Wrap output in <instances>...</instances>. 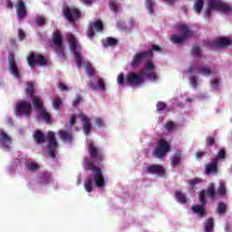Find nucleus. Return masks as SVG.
Here are the masks:
<instances>
[{"mask_svg":"<svg viewBox=\"0 0 232 232\" xmlns=\"http://www.w3.org/2000/svg\"><path fill=\"white\" fill-rule=\"evenodd\" d=\"M84 169L86 171H92L93 174V180L97 188H104L106 186V181L104 180V175H102V170L101 168L96 167L95 163L92 160H84Z\"/></svg>","mask_w":232,"mask_h":232,"instance_id":"1","label":"nucleus"},{"mask_svg":"<svg viewBox=\"0 0 232 232\" xmlns=\"http://www.w3.org/2000/svg\"><path fill=\"white\" fill-rule=\"evenodd\" d=\"M177 30L181 35L172 34L170 37L171 43L174 44H184L189 37L193 36V31L187 24H179L177 25Z\"/></svg>","mask_w":232,"mask_h":232,"instance_id":"2","label":"nucleus"},{"mask_svg":"<svg viewBox=\"0 0 232 232\" xmlns=\"http://www.w3.org/2000/svg\"><path fill=\"white\" fill-rule=\"evenodd\" d=\"M169 151H171V145L169 142L164 139H160L152 152V156L155 157V159H164Z\"/></svg>","mask_w":232,"mask_h":232,"instance_id":"3","label":"nucleus"},{"mask_svg":"<svg viewBox=\"0 0 232 232\" xmlns=\"http://www.w3.org/2000/svg\"><path fill=\"white\" fill-rule=\"evenodd\" d=\"M57 150H59V142L55 138V132L49 131L47 134V153L53 160L57 159Z\"/></svg>","mask_w":232,"mask_h":232,"instance_id":"4","label":"nucleus"},{"mask_svg":"<svg viewBox=\"0 0 232 232\" xmlns=\"http://www.w3.org/2000/svg\"><path fill=\"white\" fill-rule=\"evenodd\" d=\"M53 45L51 48L57 53L58 57L66 59V53L64 52V44L63 43V36L61 32L56 31L53 37Z\"/></svg>","mask_w":232,"mask_h":232,"instance_id":"5","label":"nucleus"},{"mask_svg":"<svg viewBox=\"0 0 232 232\" xmlns=\"http://www.w3.org/2000/svg\"><path fill=\"white\" fill-rule=\"evenodd\" d=\"M67 41L70 43L71 52L74 54L76 66L77 68H81L82 66V55L77 50L79 48V44H77V41L73 34H67Z\"/></svg>","mask_w":232,"mask_h":232,"instance_id":"6","label":"nucleus"},{"mask_svg":"<svg viewBox=\"0 0 232 232\" xmlns=\"http://www.w3.org/2000/svg\"><path fill=\"white\" fill-rule=\"evenodd\" d=\"M89 155L91 160H94L95 164L99 166L102 160H104V154L102 150L97 147L93 142L89 144Z\"/></svg>","mask_w":232,"mask_h":232,"instance_id":"7","label":"nucleus"},{"mask_svg":"<svg viewBox=\"0 0 232 232\" xmlns=\"http://www.w3.org/2000/svg\"><path fill=\"white\" fill-rule=\"evenodd\" d=\"M27 61L31 68H34V64H37V66H46L48 64V58H46L43 54H37L34 53H30Z\"/></svg>","mask_w":232,"mask_h":232,"instance_id":"8","label":"nucleus"},{"mask_svg":"<svg viewBox=\"0 0 232 232\" xmlns=\"http://www.w3.org/2000/svg\"><path fill=\"white\" fill-rule=\"evenodd\" d=\"M145 81L144 75L135 72H130L125 78V83L130 86H140V84H144Z\"/></svg>","mask_w":232,"mask_h":232,"instance_id":"9","label":"nucleus"},{"mask_svg":"<svg viewBox=\"0 0 232 232\" xmlns=\"http://www.w3.org/2000/svg\"><path fill=\"white\" fill-rule=\"evenodd\" d=\"M63 15L69 23L75 24V21L81 19V11L73 7L63 8Z\"/></svg>","mask_w":232,"mask_h":232,"instance_id":"10","label":"nucleus"},{"mask_svg":"<svg viewBox=\"0 0 232 232\" xmlns=\"http://www.w3.org/2000/svg\"><path fill=\"white\" fill-rule=\"evenodd\" d=\"M206 196L211 199L217 197V190L215 189V184L210 183L207 190H202L199 193V202L200 204H202V206H206V204H208V201H206Z\"/></svg>","mask_w":232,"mask_h":232,"instance_id":"11","label":"nucleus"},{"mask_svg":"<svg viewBox=\"0 0 232 232\" xmlns=\"http://www.w3.org/2000/svg\"><path fill=\"white\" fill-rule=\"evenodd\" d=\"M15 112L16 115H26V117H30V113H32V103L26 101L19 102L15 106Z\"/></svg>","mask_w":232,"mask_h":232,"instance_id":"12","label":"nucleus"},{"mask_svg":"<svg viewBox=\"0 0 232 232\" xmlns=\"http://www.w3.org/2000/svg\"><path fill=\"white\" fill-rule=\"evenodd\" d=\"M8 70L11 75H13L14 79H21V70H19V67L17 66V63L15 62V56L14 55V53H10L8 55Z\"/></svg>","mask_w":232,"mask_h":232,"instance_id":"13","label":"nucleus"},{"mask_svg":"<svg viewBox=\"0 0 232 232\" xmlns=\"http://www.w3.org/2000/svg\"><path fill=\"white\" fill-rule=\"evenodd\" d=\"M148 57L149 58L153 57V53H151V51L140 52L136 53L133 56L132 61L130 62L131 68H137V66H139V64H140V63H142V61H144V59Z\"/></svg>","mask_w":232,"mask_h":232,"instance_id":"14","label":"nucleus"},{"mask_svg":"<svg viewBox=\"0 0 232 232\" xmlns=\"http://www.w3.org/2000/svg\"><path fill=\"white\" fill-rule=\"evenodd\" d=\"M93 28L96 30V32H102V30H104V24H102V21L97 20L93 24H89L87 31L89 39H93V37H95V31Z\"/></svg>","mask_w":232,"mask_h":232,"instance_id":"15","label":"nucleus"},{"mask_svg":"<svg viewBox=\"0 0 232 232\" xmlns=\"http://www.w3.org/2000/svg\"><path fill=\"white\" fill-rule=\"evenodd\" d=\"M147 173L157 175L158 177H166V169L162 165L152 164L147 167Z\"/></svg>","mask_w":232,"mask_h":232,"instance_id":"16","label":"nucleus"},{"mask_svg":"<svg viewBox=\"0 0 232 232\" xmlns=\"http://www.w3.org/2000/svg\"><path fill=\"white\" fill-rule=\"evenodd\" d=\"M0 144L5 151H10V145L8 144H12V138L3 130H0Z\"/></svg>","mask_w":232,"mask_h":232,"instance_id":"17","label":"nucleus"},{"mask_svg":"<svg viewBox=\"0 0 232 232\" xmlns=\"http://www.w3.org/2000/svg\"><path fill=\"white\" fill-rule=\"evenodd\" d=\"M207 175H217L218 173V159H213L210 163L205 167Z\"/></svg>","mask_w":232,"mask_h":232,"instance_id":"18","label":"nucleus"},{"mask_svg":"<svg viewBox=\"0 0 232 232\" xmlns=\"http://www.w3.org/2000/svg\"><path fill=\"white\" fill-rule=\"evenodd\" d=\"M15 10H16V16L17 18L22 21V19H24L26 17V5L23 0L18 1L17 5H15Z\"/></svg>","mask_w":232,"mask_h":232,"instance_id":"19","label":"nucleus"},{"mask_svg":"<svg viewBox=\"0 0 232 232\" xmlns=\"http://www.w3.org/2000/svg\"><path fill=\"white\" fill-rule=\"evenodd\" d=\"M213 44L216 48H227L231 44V39L220 37L214 40Z\"/></svg>","mask_w":232,"mask_h":232,"instance_id":"20","label":"nucleus"},{"mask_svg":"<svg viewBox=\"0 0 232 232\" xmlns=\"http://www.w3.org/2000/svg\"><path fill=\"white\" fill-rule=\"evenodd\" d=\"M81 121L83 122V131L85 135H90L92 133V122H90V118L85 114H80Z\"/></svg>","mask_w":232,"mask_h":232,"instance_id":"21","label":"nucleus"},{"mask_svg":"<svg viewBox=\"0 0 232 232\" xmlns=\"http://www.w3.org/2000/svg\"><path fill=\"white\" fill-rule=\"evenodd\" d=\"M33 101V106L34 109H36L39 111L44 110V102L39 96H34L32 98Z\"/></svg>","mask_w":232,"mask_h":232,"instance_id":"22","label":"nucleus"},{"mask_svg":"<svg viewBox=\"0 0 232 232\" xmlns=\"http://www.w3.org/2000/svg\"><path fill=\"white\" fill-rule=\"evenodd\" d=\"M34 140L36 144H43V142L46 141V138L44 137V133L42 130H35L33 134Z\"/></svg>","mask_w":232,"mask_h":232,"instance_id":"23","label":"nucleus"},{"mask_svg":"<svg viewBox=\"0 0 232 232\" xmlns=\"http://www.w3.org/2000/svg\"><path fill=\"white\" fill-rule=\"evenodd\" d=\"M204 206L206 205H194L192 207V211L196 213V215H198V217L204 218L206 217V208H204Z\"/></svg>","mask_w":232,"mask_h":232,"instance_id":"24","label":"nucleus"},{"mask_svg":"<svg viewBox=\"0 0 232 232\" xmlns=\"http://www.w3.org/2000/svg\"><path fill=\"white\" fill-rule=\"evenodd\" d=\"M38 113L46 124H52V115L46 111V109H42Z\"/></svg>","mask_w":232,"mask_h":232,"instance_id":"25","label":"nucleus"},{"mask_svg":"<svg viewBox=\"0 0 232 232\" xmlns=\"http://www.w3.org/2000/svg\"><path fill=\"white\" fill-rule=\"evenodd\" d=\"M59 135L61 139H63V142H72L73 140V136L70 131L60 130Z\"/></svg>","mask_w":232,"mask_h":232,"instance_id":"26","label":"nucleus"},{"mask_svg":"<svg viewBox=\"0 0 232 232\" xmlns=\"http://www.w3.org/2000/svg\"><path fill=\"white\" fill-rule=\"evenodd\" d=\"M223 3L224 2L220 0H209L208 7L212 10H217L218 12H220V8L222 7Z\"/></svg>","mask_w":232,"mask_h":232,"instance_id":"27","label":"nucleus"},{"mask_svg":"<svg viewBox=\"0 0 232 232\" xmlns=\"http://www.w3.org/2000/svg\"><path fill=\"white\" fill-rule=\"evenodd\" d=\"M83 66L85 68V73L88 75V77H93V75H95V68H93L92 63L86 62L83 63Z\"/></svg>","mask_w":232,"mask_h":232,"instance_id":"28","label":"nucleus"},{"mask_svg":"<svg viewBox=\"0 0 232 232\" xmlns=\"http://www.w3.org/2000/svg\"><path fill=\"white\" fill-rule=\"evenodd\" d=\"M204 229L205 232H212L215 229V219L213 218H208L206 220Z\"/></svg>","mask_w":232,"mask_h":232,"instance_id":"29","label":"nucleus"},{"mask_svg":"<svg viewBox=\"0 0 232 232\" xmlns=\"http://www.w3.org/2000/svg\"><path fill=\"white\" fill-rule=\"evenodd\" d=\"M175 197L179 204H187L188 199L186 198V194L182 193L180 190L175 191Z\"/></svg>","mask_w":232,"mask_h":232,"instance_id":"30","label":"nucleus"},{"mask_svg":"<svg viewBox=\"0 0 232 232\" xmlns=\"http://www.w3.org/2000/svg\"><path fill=\"white\" fill-rule=\"evenodd\" d=\"M181 159H182V154H180V152H177L172 157V160H171V162H170V166L172 168H175V166H179L180 164Z\"/></svg>","mask_w":232,"mask_h":232,"instance_id":"31","label":"nucleus"},{"mask_svg":"<svg viewBox=\"0 0 232 232\" xmlns=\"http://www.w3.org/2000/svg\"><path fill=\"white\" fill-rule=\"evenodd\" d=\"M204 8V0H196L194 4V10L197 14H200Z\"/></svg>","mask_w":232,"mask_h":232,"instance_id":"32","label":"nucleus"},{"mask_svg":"<svg viewBox=\"0 0 232 232\" xmlns=\"http://www.w3.org/2000/svg\"><path fill=\"white\" fill-rule=\"evenodd\" d=\"M84 189L88 193H92V191H93V184L92 183V178H87L85 179Z\"/></svg>","mask_w":232,"mask_h":232,"instance_id":"33","label":"nucleus"},{"mask_svg":"<svg viewBox=\"0 0 232 232\" xmlns=\"http://www.w3.org/2000/svg\"><path fill=\"white\" fill-rule=\"evenodd\" d=\"M145 6L150 15H152L154 9L153 6H155V1L153 0H146L145 1Z\"/></svg>","mask_w":232,"mask_h":232,"instance_id":"34","label":"nucleus"},{"mask_svg":"<svg viewBox=\"0 0 232 232\" xmlns=\"http://www.w3.org/2000/svg\"><path fill=\"white\" fill-rule=\"evenodd\" d=\"M119 41L115 38H107L105 42H103V46H117Z\"/></svg>","mask_w":232,"mask_h":232,"instance_id":"35","label":"nucleus"},{"mask_svg":"<svg viewBox=\"0 0 232 232\" xmlns=\"http://www.w3.org/2000/svg\"><path fill=\"white\" fill-rule=\"evenodd\" d=\"M146 77H148L150 79V81H152V82L159 81V76L157 75V72H155L154 71L147 72Z\"/></svg>","mask_w":232,"mask_h":232,"instance_id":"36","label":"nucleus"},{"mask_svg":"<svg viewBox=\"0 0 232 232\" xmlns=\"http://www.w3.org/2000/svg\"><path fill=\"white\" fill-rule=\"evenodd\" d=\"M219 12H221L222 14H232V7L230 5L224 4L223 2V4H221Z\"/></svg>","mask_w":232,"mask_h":232,"instance_id":"37","label":"nucleus"},{"mask_svg":"<svg viewBox=\"0 0 232 232\" xmlns=\"http://www.w3.org/2000/svg\"><path fill=\"white\" fill-rule=\"evenodd\" d=\"M26 168L29 171H37V169H39V165L35 162H29L27 165H26Z\"/></svg>","mask_w":232,"mask_h":232,"instance_id":"38","label":"nucleus"},{"mask_svg":"<svg viewBox=\"0 0 232 232\" xmlns=\"http://www.w3.org/2000/svg\"><path fill=\"white\" fill-rule=\"evenodd\" d=\"M124 82H126V78H124L123 72H121L120 74H118L117 83L119 84V86H123Z\"/></svg>","mask_w":232,"mask_h":232,"instance_id":"39","label":"nucleus"},{"mask_svg":"<svg viewBox=\"0 0 232 232\" xmlns=\"http://www.w3.org/2000/svg\"><path fill=\"white\" fill-rule=\"evenodd\" d=\"M156 107L158 111H164L168 108V105L164 102H158Z\"/></svg>","mask_w":232,"mask_h":232,"instance_id":"40","label":"nucleus"},{"mask_svg":"<svg viewBox=\"0 0 232 232\" xmlns=\"http://www.w3.org/2000/svg\"><path fill=\"white\" fill-rule=\"evenodd\" d=\"M199 73L205 76L211 75V69L208 67H201L199 68Z\"/></svg>","mask_w":232,"mask_h":232,"instance_id":"41","label":"nucleus"},{"mask_svg":"<svg viewBox=\"0 0 232 232\" xmlns=\"http://www.w3.org/2000/svg\"><path fill=\"white\" fill-rule=\"evenodd\" d=\"M226 204L220 202L218 204V212L219 213V215H224V213H226Z\"/></svg>","mask_w":232,"mask_h":232,"instance_id":"42","label":"nucleus"},{"mask_svg":"<svg viewBox=\"0 0 232 232\" xmlns=\"http://www.w3.org/2000/svg\"><path fill=\"white\" fill-rule=\"evenodd\" d=\"M216 139H217V134H214L212 136H208L206 140L208 146H210V147L213 146V144H215Z\"/></svg>","mask_w":232,"mask_h":232,"instance_id":"43","label":"nucleus"},{"mask_svg":"<svg viewBox=\"0 0 232 232\" xmlns=\"http://www.w3.org/2000/svg\"><path fill=\"white\" fill-rule=\"evenodd\" d=\"M61 104H63V101L59 98H55L53 101V106L54 110H58L59 108H61Z\"/></svg>","mask_w":232,"mask_h":232,"instance_id":"44","label":"nucleus"},{"mask_svg":"<svg viewBox=\"0 0 232 232\" xmlns=\"http://www.w3.org/2000/svg\"><path fill=\"white\" fill-rule=\"evenodd\" d=\"M109 5H110V9L112 12H119V6H117V2L116 1L111 0Z\"/></svg>","mask_w":232,"mask_h":232,"instance_id":"45","label":"nucleus"},{"mask_svg":"<svg viewBox=\"0 0 232 232\" xmlns=\"http://www.w3.org/2000/svg\"><path fill=\"white\" fill-rule=\"evenodd\" d=\"M216 195H219V197H224V195H226V187H224V185H220L218 188V191H216Z\"/></svg>","mask_w":232,"mask_h":232,"instance_id":"46","label":"nucleus"},{"mask_svg":"<svg viewBox=\"0 0 232 232\" xmlns=\"http://www.w3.org/2000/svg\"><path fill=\"white\" fill-rule=\"evenodd\" d=\"M145 68L147 72H153V70H155V64H153V63L150 61H148L145 63Z\"/></svg>","mask_w":232,"mask_h":232,"instance_id":"47","label":"nucleus"},{"mask_svg":"<svg viewBox=\"0 0 232 232\" xmlns=\"http://www.w3.org/2000/svg\"><path fill=\"white\" fill-rule=\"evenodd\" d=\"M219 160H224L226 159V150L222 149L218 151V158Z\"/></svg>","mask_w":232,"mask_h":232,"instance_id":"48","label":"nucleus"},{"mask_svg":"<svg viewBox=\"0 0 232 232\" xmlns=\"http://www.w3.org/2000/svg\"><path fill=\"white\" fill-rule=\"evenodd\" d=\"M35 21H36V24L38 26H43V24H44V23H46V20L43 16H38Z\"/></svg>","mask_w":232,"mask_h":232,"instance_id":"49","label":"nucleus"},{"mask_svg":"<svg viewBox=\"0 0 232 232\" xmlns=\"http://www.w3.org/2000/svg\"><path fill=\"white\" fill-rule=\"evenodd\" d=\"M192 54H193V55L200 56V47L198 46V45H194V46L192 47Z\"/></svg>","mask_w":232,"mask_h":232,"instance_id":"50","label":"nucleus"},{"mask_svg":"<svg viewBox=\"0 0 232 232\" xmlns=\"http://www.w3.org/2000/svg\"><path fill=\"white\" fill-rule=\"evenodd\" d=\"M188 184H189V186H191L193 188V187L197 186V184H200V179L195 178V179L189 180Z\"/></svg>","mask_w":232,"mask_h":232,"instance_id":"51","label":"nucleus"},{"mask_svg":"<svg viewBox=\"0 0 232 232\" xmlns=\"http://www.w3.org/2000/svg\"><path fill=\"white\" fill-rule=\"evenodd\" d=\"M95 124L98 126V128H102L104 126V121L101 118H95Z\"/></svg>","mask_w":232,"mask_h":232,"instance_id":"52","label":"nucleus"},{"mask_svg":"<svg viewBox=\"0 0 232 232\" xmlns=\"http://www.w3.org/2000/svg\"><path fill=\"white\" fill-rule=\"evenodd\" d=\"M175 129V123L173 121H169L166 124V130H168L169 131H171V130Z\"/></svg>","mask_w":232,"mask_h":232,"instance_id":"53","label":"nucleus"},{"mask_svg":"<svg viewBox=\"0 0 232 232\" xmlns=\"http://www.w3.org/2000/svg\"><path fill=\"white\" fill-rule=\"evenodd\" d=\"M18 36L21 41H24L26 34H24V31L18 29Z\"/></svg>","mask_w":232,"mask_h":232,"instance_id":"54","label":"nucleus"},{"mask_svg":"<svg viewBox=\"0 0 232 232\" xmlns=\"http://www.w3.org/2000/svg\"><path fill=\"white\" fill-rule=\"evenodd\" d=\"M211 8H209V6L207 8V10L205 11V19H211Z\"/></svg>","mask_w":232,"mask_h":232,"instance_id":"55","label":"nucleus"},{"mask_svg":"<svg viewBox=\"0 0 232 232\" xmlns=\"http://www.w3.org/2000/svg\"><path fill=\"white\" fill-rule=\"evenodd\" d=\"M189 82H190L191 86L196 88V86H197V78L195 76H191L189 78Z\"/></svg>","mask_w":232,"mask_h":232,"instance_id":"56","label":"nucleus"},{"mask_svg":"<svg viewBox=\"0 0 232 232\" xmlns=\"http://www.w3.org/2000/svg\"><path fill=\"white\" fill-rule=\"evenodd\" d=\"M98 87L99 88H106V83L104 82V80L102 78H100L98 80Z\"/></svg>","mask_w":232,"mask_h":232,"instance_id":"57","label":"nucleus"},{"mask_svg":"<svg viewBox=\"0 0 232 232\" xmlns=\"http://www.w3.org/2000/svg\"><path fill=\"white\" fill-rule=\"evenodd\" d=\"M160 50H161L160 46L154 44L152 45L151 49L149 50V52H151L153 55V52H160Z\"/></svg>","mask_w":232,"mask_h":232,"instance_id":"58","label":"nucleus"},{"mask_svg":"<svg viewBox=\"0 0 232 232\" xmlns=\"http://www.w3.org/2000/svg\"><path fill=\"white\" fill-rule=\"evenodd\" d=\"M5 1H6V8H8V10H13L14 3L12 2V0H5Z\"/></svg>","mask_w":232,"mask_h":232,"instance_id":"59","label":"nucleus"},{"mask_svg":"<svg viewBox=\"0 0 232 232\" xmlns=\"http://www.w3.org/2000/svg\"><path fill=\"white\" fill-rule=\"evenodd\" d=\"M82 101V98H81V96H77L72 103V106L74 107L77 106Z\"/></svg>","mask_w":232,"mask_h":232,"instance_id":"60","label":"nucleus"},{"mask_svg":"<svg viewBox=\"0 0 232 232\" xmlns=\"http://www.w3.org/2000/svg\"><path fill=\"white\" fill-rule=\"evenodd\" d=\"M218 79H214L212 82H211V86L212 88H218Z\"/></svg>","mask_w":232,"mask_h":232,"instance_id":"61","label":"nucleus"},{"mask_svg":"<svg viewBox=\"0 0 232 232\" xmlns=\"http://www.w3.org/2000/svg\"><path fill=\"white\" fill-rule=\"evenodd\" d=\"M35 86H37V84H35V82H29L27 83V88H35Z\"/></svg>","mask_w":232,"mask_h":232,"instance_id":"62","label":"nucleus"},{"mask_svg":"<svg viewBox=\"0 0 232 232\" xmlns=\"http://www.w3.org/2000/svg\"><path fill=\"white\" fill-rule=\"evenodd\" d=\"M75 122H76L75 116H72L70 118V124H71V126H75Z\"/></svg>","mask_w":232,"mask_h":232,"instance_id":"63","label":"nucleus"},{"mask_svg":"<svg viewBox=\"0 0 232 232\" xmlns=\"http://www.w3.org/2000/svg\"><path fill=\"white\" fill-rule=\"evenodd\" d=\"M204 155V152H202V151H198L197 153H196V159H202V156Z\"/></svg>","mask_w":232,"mask_h":232,"instance_id":"64","label":"nucleus"}]
</instances>
